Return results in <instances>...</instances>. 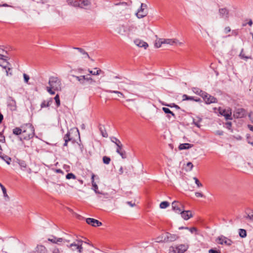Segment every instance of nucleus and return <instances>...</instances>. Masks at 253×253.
<instances>
[{"label": "nucleus", "mask_w": 253, "mask_h": 253, "mask_svg": "<svg viewBox=\"0 0 253 253\" xmlns=\"http://www.w3.org/2000/svg\"><path fill=\"white\" fill-rule=\"evenodd\" d=\"M94 177L95 175L94 174H92L91 175V182L92 183H95L94 182Z\"/></svg>", "instance_id": "obj_62"}, {"label": "nucleus", "mask_w": 253, "mask_h": 253, "mask_svg": "<svg viewBox=\"0 0 253 253\" xmlns=\"http://www.w3.org/2000/svg\"><path fill=\"white\" fill-rule=\"evenodd\" d=\"M48 84L49 86L46 87V90L51 95L55 94V91L61 90V82L57 77H50L48 81Z\"/></svg>", "instance_id": "obj_2"}, {"label": "nucleus", "mask_w": 253, "mask_h": 253, "mask_svg": "<svg viewBox=\"0 0 253 253\" xmlns=\"http://www.w3.org/2000/svg\"><path fill=\"white\" fill-rule=\"evenodd\" d=\"M23 77H24V81L25 83H27L29 80V77L28 75H27V74H23Z\"/></svg>", "instance_id": "obj_51"}, {"label": "nucleus", "mask_w": 253, "mask_h": 253, "mask_svg": "<svg viewBox=\"0 0 253 253\" xmlns=\"http://www.w3.org/2000/svg\"><path fill=\"white\" fill-rule=\"evenodd\" d=\"M73 77L75 78L79 82V83L83 85H84L86 82H88L89 84H92L93 83L95 82L91 77H86L84 75L80 76L73 75Z\"/></svg>", "instance_id": "obj_5"}, {"label": "nucleus", "mask_w": 253, "mask_h": 253, "mask_svg": "<svg viewBox=\"0 0 253 253\" xmlns=\"http://www.w3.org/2000/svg\"><path fill=\"white\" fill-rule=\"evenodd\" d=\"M66 177L67 179H71V178L75 179L76 176L72 173H69L66 175Z\"/></svg>", "instance_id": "obj_44"}, {"label": "nucleus", "mask_w": 253, "mask_h": 253, "mask_svg": "<svg viewBox=\"0 0 253 253\" xmlns=\"http://www.w3.org/2000/svg\"><path fill=\"white\" fill-rule=\"evenodd\" d=\"M172 209L176 213L179 214L182 210H184L185 207L184 205L177 201H173L171 204Z\"/></svg>", "instance_id": "obj_7"}, {"label": "nucleus", "mask_w": 253, "mask_h": 253, "mask_svg": "<svg viewBox=\"0 0 253 253\" xmlns=\"http://www.w3.org/2000/svg\"><path fill=\"white\" fill-rule=\"evenodd\" d=\"M164 39H159L155 41L154 45L156 48H160L163 44H165L164 42Z\"/></svg>", "instance_id": "obj_21"}, {"label": "nucleus", "mask_w": 253, "mask_h": 253, "mask_svg": "<svg viewBox=\"0 0 253 253\" xmlns=\"http://www.w3.org/2000/svg\"><path fill=\"white\" fill-rule=\"evenodd\" d=\"M209 253H220V252L215 250H213V249H210L209 251Z\"/></svg>", "instance_id": "obj_56"}, {"label": "nucleus", "mask_w": 253, "mask_h": 253, "mask_svg": "<svg viewBox=\"0 0 253 253\" xmlns=\"http://www.w3.org/2000/svg\"><path fill=\"white\" fill-rule=\"evenodd\" d=\"M105 91L106 92H108V93H116L118 95V97H123V98L125 97L124 94L122 92L119 91L112 90H105Z\"/></svg>", "instance_id": "obj_24"}, {"label": "nucleus", "mask_w": 253, "mask_h": 253, "mask_svg": "<svg viewBox=\"0 0 253 253\" xmlns=\"http://www.w3.org/2000/svg\"><path fill=\"white\" fill-rule=\"evenodd\" d=\"M114 4L118 6L115 9L117 14L123 13L127 10V4L126 2H123L115 3Z\"/></svg>", "instance_id": "obj_8"}, {"label": "nucleus", "mask_w": 253, "mask_h": 253, "mask_svg": "<svg viewBox=\"0 0 253 253\" xmlns=\"http://www.w3.org/2000/svg\"><path fill=\"white\" fill-rule=\"evenodd\" d=\"M184 228L187 229V230H188L191 233L195 232V235H196V236H200V235H201V234L199 233L197 229L196 228H195V227H192V228H189L188 227H185ZM201 236H203V235H201Z\"/></svg>", "instance_id": "obj_28"}, {"label": "nucleus", "mask_w": 253, "mask_h": 253, "mask_svg": "<svg viewBox=\"0 0 253 253\" xmlns=\"http://www.w3.org/2000/svg\"><path fill=\"white\" fill-rule=\"evenodd\" d=\"M81 244L80 243H78L77 244H71L70 246L71 247H75L76 249L78 250L79 252L81 253L82 252V248L81 247Z\"/></svg>", "instance_id": "obj_32"}, {"label": "nucleus", "mask_w": 253, "mask_h": 253, "mask_svg": "<svg viewBox=\"0 0 253 253\" xmlns=\"http://www.w3.org/2000/svg\"><path fill=\"white\" fill-rule=\"evenodd\" d=\"M74 48L78 50L83 55L84 58H90V57L88 55V53L83 48L79 47H75Z\"/></svg>", "instance_id": "obj_23"}, {"label": "nucleus", "mask_w": 253, "mask_h": 253, "mask_svg": "<svg viewBox=\"0 0 253 253\" xmlns=\"http://www.w3.org/2000/svg\"><path fill=\"white\" fill-rule=\"evenodd\" d=\"M23 126L22 127V128L16 127L13 129V133L15 135H19L20 134H22V135H23Z\"/></svg>", "instance_id": "obj_27"}, {"label": "nucleus", "mask_w": 253, "mask_h": 253, "mask_svg": "<svg viewBox=\"0 0 253 253\" xmlns=\"http://www.w3.org/2000/svg\"><path fill=\"white\" fill-rule=\"evenodd\" d=\"M220 17L224 19L227 20L229 17V11L226 8L219 9Z\"/></svg>", "instance_id": "obj_18"}, {"label": "nucleus", "mask_w": 253, "mask_h": 253, "mask_svg": "<svg viewBox=\"0 0 253 253\" xmlns=\"http://www.w3.org/2000/svg\"><path fill=\"white\" fill-rule=\"evenodd\" d=\"M226 127L228 129H231V126H232V123L231 122H227L226 123Z\"/></svg>", "instance_id": "obj_52"}, {"label": "nucleus", "mask_w": 253, "mask_h": 253, "mask_svg": "<svg viewBox=\"0 0 253 253\" xmlns=\"http://www.w3.org/2000/svg\"><path fill=\"white\" fill-rule=\"evenodd\" d=\"M193 179L195 180V183L198 187H202L203 184L199 181L198 179L196 177H193Z\"/></svg>", "instance_id": "obj_43"}, {"label": "nucleus", "mask_w": 253, "mask_h": 253, "mask_svg": "<svg viewBox=\"0 0 253 253\" xmlns=\"http://www.w3.org/2000/svg\"><path fill=\"white\" fill-rule=\"evenodd\" d=\"M219 112L220 114L224 116L226 120H232L231 117L232 111L230 108L222 109L221 108H219Z\"/></svg>", "instance_id": "obj_10"}, {"label": "nucleus", "mask_w": 253, "mask_h": 253, "mask_svg": "<svg viewBox=\"0 0 253 253\" xmlns=\"http://www.w3.org/2000/svg\"><path fill=\"white\" fill-rule=\"evenodd\" d=\"M244 218L247 220L253 222V214H248L244 216Z\"/></svg>", "instance_id": "obj_38"}, {"label": "nucleus", "mask_w": 253, "mask_h": 253, "mask_svg": "<svg viewBox=\"0 0 253 253\" xmlns=\"http://www.w3.org/2000/svg\"><path fill=\"white\" fill-rule=\"evenodd\" d=\"M163 110L164 111V112L166 113V114H171L172 116H175V115L172 112L169 108H166V107H163L162 108Z\"/></svg>", "instance_id": "obj_37"}, {"label": "nucleus", "mask_w": 253, "mask_h": 253, "mask_svg": "<svg viewBox=\"0 0 253 253\" xmlns=\"http://www.w3.org/2000/svg\"><path fill=\"white\" fill-rule=\"evenodd\" d=\"M189 245L187 244H180L176 247H171L170 250L173 253H184L188 249Z\"/></svg>", "instance_id": "obj_6"}, {"label": "nucleus", "mask_w": 253, "mask_h": 253, "mask_svg": "<svg viewBox=\"0 0 253 253\" xmlns=\"http://www.w3.org/2000/svg\"><path fill=\"white\" fill-rule=\"evenodd\" d=\"M195 196L197 197H204V195L200 193V192H197L195 193Z\"/></svg>", "instance_id": "obj_53"}, {"label": "nucleus", "mask_w": 253, "mask_h": 253, "mask_svg": "<svg viewBox=\"0 0 253 253\" xmlns=\"http://www.w3.org/2000/svg\"><path fill=\"white\" fill-rule=\"evenodd\" d=\"M239 56L242 59H249L250 58V57H248V56H247L245 55V53H244V49H242L241 51V52L239 54Z\"/></svg>", "instance_id": "obj_36"}, {"label": "nucleus", "mask_w": 253, "mask_h": 253, "mask_svg": "<svg viewBox=\"0 0 253 253\" xmlns=\"http://www.w3.org/2000/svg\"><path fill=\"white\" fill-rule=\"evenodd\" d=\"M169 206V204L168 202L164 201L161 203L160 204V207L161 209H166Z\"/></svg>", "instance_id": "obj_33"}, {"label": "nucleus", "mask_w": 253, "mask_h": 253, "mask_svg": "<svg viewBox=\"0 0 253 253\" xmlns=\"http://www.w3.org/2000/svg\"><path fill=\"white\" fill-rule=\"evenodd\" d=\"M1 190L3 194V197L4 198L5 201H8L9 200V197L7 194L6 188L5 187H2Z\"/></svg>", "instance_id": "obj_31"}, {"label": "nucleus", "mask_w": 253, "mask_h": 253, "mask_svg": "<svg viewBox=\"0 0 253 253\" xmlns=\"http://www.w3.org/2000/svg\"><path fill=\"white\" fill-rule=\"evenodd\" d=\"M137 27L133 24L127 23L126 24L120 25L117 28V33L121 36L130 37L134 34Z\"/></svg>", "instance_id": "obj_1"}, {"label": "nucleus", "mask_w": 253, "mask_h": 253, "mask_svg": "<svg viewBox=\"0 0 253 253\" xmlns=\"http://www.w3.org/2000/svg\"><path fill=\"white\" fill-rule=\"evenodd\" d=\"M11 68L8 67L5 70L6 75L7 76H11L12 75V72H11Z\"/></svg>", "instance_id": "obj_48"}, {"label": "nucleus", "mask_w": 253, "mask_h": 253, "mask_svg": "<svg viewBox=\"0 0 253 253\" xmlns=\"http://www.w3.org/2000/svg\"><path fill=\"white\" fill-rule=\"evenodd\" d=\"M194 124L195 126H196L198 127H200V125L199 122H195L194 121Z\"/></svg>", "instance_id": "obj_63"}, {"label": "nucleus", "mask_w": 253, "mask_h": 253, "mask_svg": "<svg viewBox=\"0 0 253 253\" xmlns=\"http://www.w3.org/2000/svg\"><path fill=\"white\" fill-rule=\"evenodd\" d=\"M141 8H144L145 10H146V8H147V5L146 4L142 3L141 4Z\"/></svg>", "instance_id": "obj_59"}, {"label": "nucleus", "mask_w": 253, "mask_h": 253, "mask_svg": "<svg viewBox=\"0 0 253 253\" xmlns=\"http://www.w3.org/2000/svg\"><path fill=\"white\" fill-rule=\"evenodd\" d=\"M165 44L171 46H176L177 45H181L183 44L180 42L177 39H164V42Z\"/></svg>", "instance_id": "obj_11"}, {"label": "nucleus", "mask_w": 253, "mask_h": 253, "mask_svg": "<svg viewBox=\"0 0 253 253\" xmlns=\"http://www.w3.org/2000/svg\"><path fill=\"white\" fill-rule=\"evenodd\" d=\"M5 140L4 136L0 133V142H3Z\"/></svg>", "instance_id": "obj_55"}, {"label": "nucleus", "mask_w": 253, "mask_h": 253, "mask_svg": "<svg viewBox=\"0 0 253 253\" xmlns=\"http://www.w3.org/2000/svg\"><path fill=\"white\" fill-rule=\"evenodd\" d=\"M193 92L195 93L196 94H198L200 95V96H202L204 93L205 92V91H204L200 89V88L198 87H193L192 89Z\"/></svg>", "instance_id": "obj_22"}, {"label": "nucleus", "mask_w": 253, "mask_h": 253, "mask_svg": "<svg viewBox=\"0 0 253 253\" xmlns=\"http://www.w3.org/2000/svg\"><path fill=\"white\" fill-rule=\"evenodd\" d=\"M215 242L217 244L229 246L232 243L230 238H216Z\"/></svg>", "instance_id": "obj_14"}, {"label": "nucleus", "mask_w": 253, "mask_h": 253, "mask_svg": "<svg viewBox=\"0 0 253 253\" xmlns=\"http://www.w3.org/2000/svg\"><path fill=\"white\" fill-rule=\"evenodd\" d=\"M94 69H95V70L97 69V71L95 72V71H93L92 70H90L88 69V71L89 73V74H90L92 75H94V76H97V75H99V74L103 73V72L101 69H97V68H94Z\"/></svg>", "instance_id": "obj_26"}, {"label": "nucleus", "mask_w": 253, "mask_h": 253, "mask_svg": "<svg viewBox=\"0 0 253 253\" xmlns=\"http://www.w3.org/2000/svg\"><path fill=\"white\" fill-rule=\"evenodd\" d=\"M205 102L207 104L217 102V99L205 92L202 96Z\"/></svg>", "instance_id": "obj_9"}, {"label": "nucleus", "mask_w": 253, "mask_h": 253, "mask_svg": "<svg viewBox=\"0 0 253 253\" xmlns=\"http://www.w3.org/2000/svg\"><path fill=\"white\" fill-rule=\"evenodd\" d=\"M50 0H37L38 2H41L42 3H45L48 2Z\"/></svg>", "instance_id": "obj_60"}, {"label": "nucleus", "mask_w": 253, "mask_h": 253, "mask_svg": "<svg viewBox=\"0 0 253 253\" xmlns=\"http://www.w3.org/2000/svg\"><path fill=\"white\" fill-rule=\"evenodd\" d=\"M193 146L192 144L189 143L180 144L178 147L180 150L188 149Z\"/></svg>", "instance_id": "obj_20"}, {"label": "nucleus", "mask_w": 253, "mask_h": 253, "mask_svg": "<svg viewBox=\"0 0 253 253\" xmlns=\"http://www.w3.org/2000/svg\"><path fill=\"white\" fill-rule=\"evenodd\" d=\"M134 43L136 46L143 47L144 49H146L148 47V44L146 42L139 39L134 40Z\"/></svg>", "instance_id": "obj_16"}, {"label": "nucleus", "mask_w": 253, "mask_h": 253, "mask_svg": "<svg viewBox=\"0 0 253 253\" xmlns=\"http://www.w3.org/2000/svg\"><path fill=\"white\" fill-rule=\"evenodd\" d=\"M117 146V148L116 149V152L117 153L119 154L120 152H121L123 151L122 150L123 145L121 144L118 145Z\"/></svg>", "instance_id": "obj_45"}, {"label": "nucleus", "mask_w": 253, "mask_h": 253, "mask_svg": "<svg viewBox=\"0 0 253 253\" xmlns=\"http://www.w3.org/2000/svg\"><path fill=\"white\" fill-rule=\"evenodd\" d=\"M16 162L20 166V169L23 171H26L28 173H31L32 170L30 168L27 167V164L24 161L17 160Z\"/></svg>", "instance_id": "obj_12"}, {"label": "nucleus", "mask_w": 253, "mask_h": 253, "mask_svg": "<svg viewBox=\"0 0 253 253\" xmlns=\"http://www.w3.org/2000/svg\"><path fill=\"white\" fill-rule=\"evenodd\" d=\"M119 154L121 156V157L123 159H126V152L125 151H122Z\"/></svg>", "instance_id": "obj_50"}, {"label": "nucleus", "mask_w": 253, "mask_h": 253, "mask_svg": "<svg viewBox=\"0 0 253 253\" xmlns=\"http://www.w3.org/2000/svg\"><path fill=\"white\" fill-rule=\"evenodd\" d=\"M182 100L183 101L184 100H193L194 97H192V96H189L187 95L186 94H184L182 96Z\"/></svg>", "instance_id": "obj_40"}, {"label": "nucleus", "mask_w": 253, "mask_h": 253, "mask_svg": "<svg viewBox=\"0 0 253 253\" xmlns=\"http://www.w3.org/2000/svg\"><path fill=\"white\" fill-rule=\"evenodd\" d=\"M70 132H67V134L64 137V140L65 141V143L64 144V146H67V143L69 141L71 140V138L70 137Z\"/></svg>", "instance_id": "obj_30"}, {"label": "nucleus", "mask_w": 253, "mask_h": 253, "mask_svg": "<svg viewBox=\"0 0 253 253\" xmlns=\"http://www.w3.org/2000/svg\"><path fill=\"white\" fill-rule=\"evenodd\" d=\"M246 115V111L243 108L236 109L233 114V116L236 118H241L245 116Z\"/></svg>", "instance_id": "obj_13"}, {"label": "nucleus", "mask_w": 253, "mask_h": 253, "mask_svg": "<svg viewBox=\"0 0 253 253\" xmlns=\"http://www.w3.org/2000/svg\"><path fill=\"white\" fill-rule=\"evenodd\" d=\"M47 241L53 244H59L62 242V238H48Z\"/></svg>", "instance_id": "obj_25"}, {"label": "nucleus", "mask_w": 253, "mask_h": 253, "mask_svg": "<svg viewBox=\"0 0 253 253\" xmlns=\"http://www.w3.org/2000/svg\"><path fill=\"white\" fill-rule=\"evenodd\" d=\"M34 128L30 124H26L23 126V137L24 139H29L34 136Z\"/></svg>", "instance_id": "obj_4"}, {"label": "nucleus", "mask_w": 253, "mask_h": 253, "mask_svg": "<svg viewBox=\"0 0 253 253\" xmlns=\"http://www.w3.org/2000/svg\"><path fill=\"white\" fill-rule=\"evenodd\" d=\"M51 101H52L51 99L49 101H46L45 100L43 101L41 105V108H42L48 107L50 105V102H51Z\"/></svg>", "instance_id": "obj_35"}, {"label": "nucleus", "mask_w": 253, "mask_h": 253, "mask_svg": "<svg viewBox=\"0 0 253 253\" xmlns=\"http://www.w3.org/2000/svg\"><path fill=\"white\" fill-rule=\"evenodd\" d=\"M156 242H158V243H162V242H167V241H166V239H165L164 240H156Z\"/></svg>", "instance_id": "obj_61"}, {"label": "nucleus", "mask_w": 253, "mask_h": 253, "mask_svg": "<svg viewBox=\"0 0 253 253\" xmlns=\"http://www.w3.org/2000/svg\"><path fill=\"white\" fill-rule=\"evenodd\" d=\"M111 141L112 142H113V143H114L117 146L118 145H119V144H121V141L118 139H117V138L116 137H112L111 138Z\"/></svg>", "instance_id": "obj_41"}, {"label": "nucleus", "mask_w": 253, "mask_h": 253, "mask_svg": "<svg viewBox=\"0 0 253 253\" xmlns=\"http://www.w3.org/2000/svg\"><path fill=\"white\" fill-rule=\"evenodd\" d=\"M215 134L216 135H222L223 134V132L222 131H221V130H217L215 132Z\"/></svg>", "instance_id": "obj_58"}, {"label": "nucleus", "mask_w": 253, "mask_h": 253, "mask_svg": "<svg viewBox=\"0 0 253 253\" xmlns=\"http://www.w3.org/2000/svg\"><path fill=\"white\" fill-rule=\"evenodd\" d=\"M186 166L188 168V169L187 170L189 171H191L193 168V165L191 162L187 163Z\"/></svg>", "instance_id": "obj_49"}, {"label": "nucleus", "mask_w": 253, "mask_h": 253, "mask_svg": "<svg viewBox=\"0 0 253 253\" xmlns=\"http://www.w3.org/2000/svg\"><path fill=\"white\" fill-rule=\"evenodd\" d=\"M0 158L4 161L8 165H10L11 162V158L6 155H1Z\"/></svg>", "instance_id": "obj_29"}, {"label": "nucleus", "mask_w": 253, "mask_h": 253, "mask_svg": "<svg viewBox=\"0 0 253 253\" xmlns=\"http://www.w3.org/2000/svg\"><path fill=\"white\" fill-rule=\"evenodd\" d=\"M86 222L87 224L94 227H98L102 225L101 222L94 218H87L86 219Z\"/></svg>", "instance_id": "obj_15"}, {"label": "nucleus", "mask_w": 253, "mask_h": 253, "mask_svg": "<svg viewBox=\"0 0 253 253\" xmlns=\"http://www.w3.org/2000/svg\"><path fill=\"white\" fill-rule=\"evenodd\" d=\"M101 134L103 137H108V134L107 132L105 130L102 129L101 128H100Z\"/></svg>", "instance_id": "obj_46"}, {"label": "nucleus", "mask_w": 253, "mask_h": 253, "mask_svg": "<svg viewBox=\"0 0 253 253\" xmlns=\"http://www.w3.org/2000/svg\"><path fill=\"white\" fill-rule=\"evenodd\" d=\"M111 161V159L109 157L107 156H104L103 157V162L105 164L108 165Z\"/></svg>", "instance_id": "obj_39"}, {"label": "nucleus", "mask_w": 253, "mask_h": 253, "mask_svg": "<svg viewBox=\"0 0 253 253\" xmlns=\"http://www.w3.org/2000/svg\"><path fill=\"white\" fill-rule=\"evenodd\" d=\"M239 235L240 237H245L247 236L246 230L243 229H240L239 231Z\"/></svg>", "instance_id": "obj_34"}, {"label": "nucleus", "mask_w": 253, "mask_h": 253, "mask_svg": "<svg viewBox=\"0 0 253 253\" xmlns=\"http://www.w3.org/2000/svg\"><path fill=\"white\" fill-rule=\"evenodd\" d=\"M92 187H93V189L95 191V192L96 193H99V192L97 190H98V186L96 184V183L95 182V183H92Z\"/></svg>", "instance_id": "obj_47"}, {"label": "nucleus", "mask_w": 253, "mask_h": 253, "mask_svg": "<svg viewBox=\"0 0 253 253\" xmlns=\"http://www.w3.org/2000/svg\"><path fill=\"white\" fill-rule=\"evenodd\" d=\"M148 14V12L146 10H145L144 8H140L137 12L136 13L135 15L138 18H142L145 17Z\"/></svg>", "instance_id": "obj_19"}, {"label": "nucleus", "mask_w": 253, "mask_h": 253, "mask_svg": "<svg viewBox=\"0 0 253 253\" xmlns=\"http://www.w3.org/2000/svg\"><path fill=\"white\" fill-rule=\"evenodd\" d=\"M179 214H181L182 218L186 220L193 216V214L190 211H185L184 210Z\"/></svg>", "instance_id": "obj_17"}, {"label": "nucleus", "mask_w": 253, "mask_h": 253, "mask_svg": "<svg viewBox=\"0 0 253 253\" xmlns=\"http://www.w3.org/2000/svg\"><path fill=\"white\" fill-rule=\"evenodd\" d=\"M135 100L134 99H127L126 102H134Z\"/></svg>", "instance_id": "obj_64"}, {"label": "nucleus", "mask_w": 253, "mask_h": 253, "mask_svg": "<svg viewBox=\"0 0 253 253\" xmlns=\"http://www.w3.org/2000/svg\"><path fill=\"white\" fill-rule=\"evenodd\" d=\"M67 2L69 5L81 8L89 7L91 4V0H67Z\"/></svg>", "instance_id": "obj_3"}, {"label": "nucleus", "mask_w": 253, "mask_h": 253, "mask_svg": "<svg viewBox=\"0 0 253 253\" xmlns=\"http://www.w3.org/2000/svg\"><path fill=\"white\" fill-rule=\"evenodd\" d=\"M224 32L227 34L231 31V29L229 27H226L224 28Z\"/></svg>", "instance_id": "obj_54"}, {"label": "nucleus", "mask_w": 253, "mask_h": 253, "mask_svg": "<svg viewBox=\"0 0 253 253\" xmlns=\"http://www.w3.org/2000/svg\"><path fill=\"white\" fill-rule=\"evenodd\" d=\"M54 100L56 103V105L57 107H59L60 105V101L59 99V95L58 94H56L54 97Z\"/></svg>", "instance_id": "obj_42"}, {"label": "nucleus", "mask_w": 253, "mask_h": 253, "mask_svg": "<svg viewBox=\"0 0 253 253\" xmlns=\"http://www.w3.org/2000/svg\"><path fill=\"white\" fill-rule=\"evenodd\" d=\"M126 204L131 207H133L135 206V204L134 203H132L131 202H127Z\"/></svg>", "instance_id": "obj_57"}]
</instances>
